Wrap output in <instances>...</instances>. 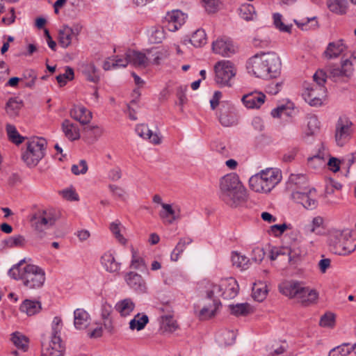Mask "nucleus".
<instances>
[{"label":"nucleus","mask_w":356,"mask_h":356,"mask_svg":"<svg viewBox=\"0 0 356 356\" xmlns=\"http://www.w3.org/2000/svg\"><path fill=\"white\" fill-rule=\"evenodd\" d=\"M127 56L129 63L137 67H145L150 59L145 54L134 50H128Z\"/></svg>","instance_id":"22"},{"label":"nucleus","mask_w":356,"mask_h":356,"mask_svg":"<svg viewBox=\"0 0 356 356\" xmlns=\"http://www.w3.org/2000/svg\"><path fill=\"white\" fill-rule=\"evenodd\" d=\"M90 321V315L83 309H76L74 312V325L78 330L86 328Z\"/></svg>","instance_id":"24"},{"label":"nucleus","mask_w":356,"mask_h":356,"mask_svg":"<svg viewBox=\"0 0 356 356\" xmlns=\"http://www.w3.org/2000/svg\"><path fill=\"white\" fill-rule=\"evenodd\" d=\"M3 243L8 248H22L26 245V239L22 235H17L9 237L8 239L4 240Z\"/></svg>","instance_id":"51"},{"label":"nucleus","mask_w":356,"mask_h":356,"mask_svg":"<svg viewBox=\"0 0 356 356\" xmlns=\"http://www.w3.org/2000/svg\"><path fill=\"white\" fill-rule=\"evenodd\" d=\"M266 95L261 92L254 91L243 95L241 100L248 108H259L264 103Z\"/></svg>","instance_id":"18"},{"label":"nucleus","mask_w":356,"mask_h":356,"mask_svg":"<svg viewBox=\"0 0 356 356\" xmlns=\"http://www.w3.org/2000/svg\"><path fill=\"white\" fill-rule=\"evenodd\" d=\"M314 83H304L302 96L305 101L312 106H321L325 95L326 73L318 70L314 74Z\"/></svg>","instance_id":"5"},{"label":"nucleus","mask_w":356,"mask_h":356,"mask_svg":"<svg viewBox=\"0 0 356 356\" xmlns=\"http://www.w3.org/2000/svg\"><path fill=\"white\" fill-rule=\"evenodd\" d=\"M136 132L140 137L143 139L149 140V141L154 145H159L161 142L159 136L157 134H153L147 124H138L136 127Z\"/></svg>","instance_id":"23"},{"label":"nucleus","mask_w":356,"mask_h":356,"mask_svg":"<svg viewBox=\"0 0 356 356\" xmlns=\"http://www.w3.org/2000/svg\"><path fill=\"white\" fill-rule=\"evenodd\" d=\"M291 225L290 224L283 223L281 225H274L270 227V232L275 236L282 235L286 230L291 229Z\"/></svg>","instance_id":"62"},{"label":"nucleus","mask_w":356,"mask_h":356,"mask_svg":"<svg viewBox=\"0 0 356 356\" xmlns=\"http://www.w3.org/2000/svg\"><path fill=\"white\" fill-rule=\"evenodd\" d=\"M203 6L209 14L218 12L220 9V1L219 0H202Z\"/></svg>","instance_id":"55"},{"label":"nucleus","mask_w":356,"mask_h":356,"mask_svg":"<svg viewBox=\"0 0 356 356\" xmlns=\"http://www.w3.org/2000/svg\"><path fill=\"white\" fill-rule=\"evenodd\" d=\"M327 7L330 11L337 14H344L346 13V1L344 0H328Z\"/></svg>","instance_id":"47"},{"label":"nucleus","mask_w":356,"mask_h":356,"mask_svg":"<svg viewBox=\"0 0 356 356\" xmlns=\"http://www.w3.org/2000/svg\"><path fill=\"white\" fill-rule=\"evenodd\" d=\"M231 313L235 316H246L252 312V308L248 303L230 305Z\"/></svg>","instance_id":"45"},{"label":"nucleus","mask_w":356,"mask_h":356,"mask_svg":"<svg viewBox=\"0 0 356 356\" xmlns=\"http://www.w3.org/2000/svg\"><path fill=\"white\" fill-rule=\"evenodd\" d=\"M81 70L86 76V79L92 83H97L100 79L98 69L92 63H83L81 66Z\"/></svg>","instance_id":"27"},{"label":"nucleus","mask_w":356,"mask_h":356,"mask_svg":"<svg viewBox=\"0 0 356 356\" xmlns=\"http://www.w3.org/2000/svg\"><path fill=\"white\" fill-rule=\"evenodd\" d=\"M320 122L316 116H311L308 118L307 135L312 136L319 129Z\"/></svg>","instance_id":"58"},{"label":"nucleus","mask_w":356,"mask_h":356,"mask_svg":"<svg viewBox=\"0 0 356 356\" xmlns=\"http://www.w3.org/2000/svg\"><path fill=\"white\" fill-rule=\"evenodd\" d=\"M188 42L195 47H200L207 43V35L203 29H197L195 31Z\"/></svg>","instance_id":"39"},{"label":"nucleus","mask_w":356,"mask_h":356,"mask_svg":"<svg viewBox=\"0 0 356 356\" xmlns=\"http://www.w3.org/2000/svg\"><path fill=\"white\" fill-rule=\"evenodd\" d=\"M322 148L323 150L320 149L317 154L308 157L307 165L310 168L316 169L323 165L327 154L324 152V147H323Z\"/></svg>","instance_id":"37"},{"label":"nucleus","mask_w":356,"mask_h":356,"mask_svg":"<svg viewBox=\"0 0 356 356\" xmlns=\"http://www.w3.org/2000/svg\"><path fill=\"white\" fill-rule=\"evenodd\" d=\"M64 351V346L61 343V339L58 335L56 328H54V335L51 336V341L49 346L42 348V356H63Z\"/></svg>","instance_id":"16"},{"label":"nucleus","mask_w":356,"mask_h":356,"mask_svg":"<svg viewBox=\"0 0 356 356\" xmlns=\"http://www.w3.org/2000/svg\"><path fill=\"white\" fill-rule=\"evenodd\" d=\"M6 133L9 140L16 144H21L25 139L24 137L22 136L17 131L16 127L10 124H7L6 127Z\"/></svg>","instance_id":"41"},{"label":"nucleus","mask_w":356,"mask_h":356,"mask_svg":"<svg viewBox=\"0 0 356 356\" xmlns=\"http://www.w3.org/2000/svg\"><path fill=\"white\" fill-rule=\"evenodd\" d=\"M120 222H113L110 225V229L113 234L115 236L116 239L121 243V244H125L127 242V240L124 238V237L120 233Z\"/></svg>","instance_id":"59"},{"label":"nucleus","mask_w":356,"mask_h":356,"mask_svg":"<svg viewBox=\"0 0 356 356\" xmlns=\"http://www.w3.org/2000/svg\"><path fill=\"white\" fill-rule=\"evenodd\" d=\"M103 130L98 126H88L84 128V138L88 143H93L102 136Z\"/></svg>","instance_id":"32"},{"label":"nucleus","mask_w":356,"mask_h":356,"mask_svg":"<svg viewBox=\"0 0 356 356\" xmlns=\"http://www.w3.org/2000/svg\"><path fill=\"white\" fill-rule=\"evenodd\" d=\"M63 130L66 137L70 140H75L80 138L79 130L70 120H65L62 124Z\"/></svg>","instance_id":"34"},{"label":"nucleus","mask_w":356,"mask_h":356,"mask_svg":"<svg viewBox=\"0 0 356 356\" xmlns=\"http://www.w3.org/2000/svg\"><path fill=\"white\" fill-rule=\"evenodd\" d=\"M316 191L314 188L304 186L302 191H294L291 193L292 199L307 209H314L318 206Z\"/></svg>","instance_id":"10"},{"label":"nucleus","mask_w":356,"mask_h":356,"mask_svg":"<svg viewBox=\"0 0 356 356\" xmlns=\"http://www.w3.org/2000/svg\"><path fill=\"white\" fill-rule=\"evenodd\" d=\"M74 79V70L70 67H66L65 72L56 76V80L60 86H65L67 80L71 81Z\"/></svg>","instance_id":"57"},{"label":"nucleus","mask_w":356,"mask_h":356,"mask_svg":"<svg viewBox=\"0 0 356 356\" xmlns=\"http://www.w3.org/2000/svg\"><path fill=\"white\" fill-rule=\"evenodd\" d=\"M352 122L340 118L336 125L335 140L338 146H343L350 138Z\"/></svg>","instance_id":"13"},{"label":"nucleus","mask_w":356,"mask_h":356,"mask_svg":"<svg viewBox=\"0 0 356 356\" xmlns=\"http://www.w3.org/2000/svg\"><path fill=\"white\" fill-rule=\"evenodd\" d=\"M220 197L228 206L236 207L246 199V190L235 173L222 177L220 181Z\"/></svg>","instance_id":"3"},{"label":"nucleus","mask_w":356,"mask_h":356,"mask_svg":"<svg viewBox=\"0 0 356 356\" xmlns=\"http://www.w3.org/2000/svg\"><path fill=\"white\" fill-rule=\"evenodd\" d=\"M218 120L223 127L236 124L238 119L234 106L229 104H222L219 110Z\"/></svg>","instance_id":"14"},{"label":"nucleus","mask_w":356,"mask_h":356,"mask_svg":"<svg viewBox=\"0 0 356 356\" xmlns=\"http://www.w3.org/2000/svg\"><path fill=\"white\" fill-rule=\"evenodd\" d=\"M56 216L51 209H39L34 212L31 218V223L37 232H42L54 225Z\"/></svg>","instance_id":"9"},{"label":"nucleus","mask_w":356,"mask_h":356,"mask_svg":"<svg viewBox=\"0 0 356 356\" xmlns=\"http://www.w3.org/2000/svg\"><path fill=\"white\" fill-rule=\"evenodd\" d=\"M353 351V346H350L349 343H343L332 348L328 356H348Z\"/></svg>","instance_id":"49"},{"label":"nucleus","mask_w":356,"mask_h":356,"mask_svg":"<svg viewBox=\"0 0 356 356\" xmlns=\"http://www.w3.org/2000/svg\"><path fill=\"white\" fill-rule=\"evenodd\" d=\"M145 267V261L143 258H140L136 255V254H133L132 260L131 263V268L134 269L140 270Z\"/></svg>","instance_id":"64"},{"label":"nucleus","mask_w":356,"mask_h":356,"mask_svg":"<svg viewBox=\"0 0 356 356\" xmlns=\"http://www.w3.org/2000/svg\"><path fill=\"white\" fill-rule=\"evenodd\" d=\"M148 323V316L147 315H143L140 316L137 314L129 323V327L131 330L136 329L137 330H141L145 327L146 324Z\"/></svg>","instance_id":"50"},{"label":"nucleus","mask_w":356,"mask_h":356,"mask_svg":"<svg viewBox=\"0 0 356 356\" xmlns=\"http://www.w3.org/2000/svg\"><path fill=\"white\" fill-rule=\"evenodd\" d=\"M246 67L249 73L264 79H276L280 75L282 63L275 52L257 54L248 59Z\"/></svg>","instance_id":"1"},{"label":"nucleus","mask_w":356,"mask_h":356,"mask_svg":"<svg viewBox=\"0 0 356 356\" xmlns=\"http://www.w3.org/2000/svg\"><path fill=\"white\" fill-rule=\"evenodd\" d=\"M46 145L47 141L44 138H35L27 143L26 150L22 158L28 166H35L44 157Z\"/></svg>","instance_id":"8"},{"label":"nucleus","mask_w":356,"mask_h":356,"mask_svg":"<svg viewBox=\"0 0 356 356\" xmlns=\"http://www.w3.org/2000/svg\"><path fill=\"white\" fill-rule=\"evenodd\" d=\"M236 334L234 331L225 330L220 331L216 337V340L219 345L227 346L234 343Z\"/></svg>","instance_id":"29"},{"label":"nucleus","mask_w":356,"mask_h":356,"mask_svg":"<svg viewBox=\"0 0 356 356\" xmlns=\"http://www.w3.org/2000/svg\"><path fill=\"white\" fill-rule=\"evenodd\" d=\"M330 250L339 255H348L356 249V232L348 229H334L328 235Z\"/></svg>","instance_id":"4"},{"label":"nucleus","mask_w":356,"mask_h":356,"mask_svg":"<svg viewBox=\"0 0 356 356\" xmlns=\"http://www.w3.org/2000/svg\"><path fill=\"white\" fill-rule=\"evenodd\" d=\"M125 281L128 286L138 293H144L146 291V284L143 277L134 272L125 275Z\"/></svg>","instance_id":"19"},{"label":"nucleus","mask_w":356,"mask_h":356,"mask_svg":"<svg viewBox=\"0 0 356 356\" xmlns=\"http://www.w3.org/2000/svg\"><path fill=\"white\" fill-rule=\"evenodd\" d=\"M74 30L68 26H64L59 31L58 40L63 48H67L72 43V38L74 35Z\"/></svg>","instance_id":"30"},{"label":"nucleus","mask_w":356,"mask_h":356,"mask_svg":"<svg viewBox=\"0 0 356 356\" xmlns=\"http://www.w3.org/2000/svg\"><path fill=\"white\" fill-rule=\"evenodd\" d=\"M232 262L234 266L238 268L245 269L248 268L249 259L244 255H241L237 252H233L232 255Z\"/></svg>","instance_id":"53"},{"label":"nucleus","mask_w":356,"mask_h":356,"mask_svg":"<svg viewBox=\"0 0 356 356\" xmlns=\"http://www.w3.org/2000/svg\"><path fill=\"white\" fill-rule=\"evenodd\" d=\"M220 305V302L217 299H213L211 303L204 306L200 312V318L202 320L209 319L215 316L216 311Z\"/></svg>","instance_id":"33"},{"label":"nucleus","mask_w":356,"mask_h":356,"mask_svg":"<svg viewBox=\"0 0 356 356\" xmlns=\"http://www.w3.org/2000/svg\"><path fill=\"white\" fill-rule=\"evenodd\" d=\"M42 309L40 301L26 299L19 307V310L31 316L38 314Z\"/></svg>","instance_id":"26"},{"label":"nucleus","mask_w":356,"mask_h":356,"mask_svg":"<svg viewBox=\"0 0 356 356\" xmlns=\"http://www.w3.org/2000/svg\"><path fill=\"white\" fill-rule=\"evenodd\" d=\"M37 77L38 74L35 70L32 69H27L24 71L21 80L26 81L25 82L26 87L33 88L35 86Z\"/></svg>","instance_id":"48"},{"label":"nucleus","mask_w":356,"mask_h":356,"mask_svg":"<svg viewBox=\"0 0 356 356\" xmlns=\"http://www.w3.org/2000/svg\"><path fill=\"white\" fill-rule=\"evenodd\" d=\"M161 329L164 332H173L178 328V325L172 315L161 316Z\"/></svg>","instance_id":"36"},{"label":"nucleus","mask_w":356,"mask_h":356,"mask_svg":"<svg viewBox=\"0 0 356 356\" xmlns=\"http://www.w3.org/2000/svg\"><path fill=\"white\" fill-rule=\"evenodd\" d=\"M134 309V304L129 298L124 299L118 302L115 305V309L122 316H127Z\"/></svg>","instance_id":"38"},{"label":"nucleus","mask_w":356,"mask_h":356,"mask_svg":"<svg viewBox=\"0 0 356 356\" xmlns=\"http://www.w3.org/2000/svg\"><path fill=\"white\" fill-rule=\"evenodd\" d=\"M280 291L286 296L297 299L305 305L314 302L318 297L316 290L303 286L301 283L295 281L283 284L280 286Z\"/></svg>","instance_id":"6"},{"label":"nucleus","mask_w":356,"mask_h":356,"mask_svg":"<svg viewBox=\"0 0 356 356\" xmlns=\"http://www.w3.org/2000/svg\"><path fill=\"white\" fill-rule=\"evenodd\" d=\"M273 19L275 28L280 31L289 33L291 32L292 24H285L282 21L283 17L280 13H274Z\"/></svg>","instance_id":"46"},{"label":"nucleus","mask_w":356,"mask_h":356,"mask_svg":"<svg viewBox=\"0 0 356 356\" xmlns=\"http://www.w3.org/2000/svg\"><path fill=\"white\" fill-rule=\"evenodd\" d=\"M22 108V102L15 98H10L6 105V111L11 117H16Z\"/></svg>","instance_id":"42"},{"label":"nucleus","mask_w":356,"mask_h":356,"mask_svg":"<svg viewBox=\"0 0 356 356\" xmlns=\"http://www.w3.org/2000/svg\"><path fill=\"white\" fill-rule=\"evenodd\" d=\"M282 86V81L277 83L272 82L266 86V92L271 95H276L281 90Z\"/></svg>","instance_id":"63"},{"label":"nucleus","mask_w":356,"mask_h":356,"mask_svg":"<svg viewBox=\"0 0 356 356\" xmlns=\"http://www.w3.org/2000/svg\"><path fill=\"white\" fill-rule=\"evenodd\" d=\"M267 292L266 284H254L252 287V298L258 302H261L266 298Z\"/></svg>","instance_id":"44"},{"label":"nucleus","mask_w":356,"mask_h":356,"mask_svg":"<svg viewBox=\"0 0 356 356\" xmlns=\"http://www.w3.org/2000/svg\"><path fill=\"white\" fill-rule=\"evenodd\" d=\"M289 184L297 186L295 191H302V188L307 186V177L304 174H291L289 178Z\"/></svg>","instance_id":"40"},{"label":"nucleus","mask_w":356,"mask_h":356,"mask_svg":"<svg viewBox=\"0 0 356 356\" xmlns=\"http://www.w3.org/2000/svg\"><path fill=\"white\" fill-rule=\"evenodd\" d=\"M346 47L342 40L331 42L323 52V56L327 59H333L339 57L346 50Z\"/></svg>","instance_id":"21"},{"label":"nucleus","mask_w":356,"mask_h":356,"mask_svg":"<svg viewBox=\"0 0 356 356\" xmlns=\"http://www.w3.org/2000/svg\"><path fill=\"white\" fill-rule=\"evenodd\" d=\"M327 72L328 76L326 75V78L329 77L334 81L343 80L353 74V63L349 59H346L341 62V66L330 64L327 66Z\"/></svg>","instance_id":"12"},{"label":"nucleus","mask_w":356,"mask_h":356,"mask_svg":"<svg viewBox=\"0 0 356 356\" xmlns=\"http://www.w3.org/2000/svg\"><path fill=\"white\" fill-rule=\"evenodd\" d=\"M161 207L165 210V212H161L160 213V216L163 218H168V216H171L172 218L168 220L169 223H172V222L177 218L179 216L176 215L175 211L172 208V206L168 204H161Z\"/></svg>","instance_id":"56"},{"label":"nucleus","mask_w":356,"mask_h":356,"mask_svg":"<svg viewBox=\"0 0 356 356\" xmlns=\"http://www.w3.org/2000/svg\"><path fill=\"white\" fill-rule=\"evenodd\" d=\"M71 170L73 174L78 175L85 174L88 170V165L85 160H81L79 164H74L72 166Z\"/></svg>","instance_id":"60"},{"label":"nucleus","mask_w":356,"mask_h":356,"mask_svg":"<svg viewBox=\"0 0 356 356\" xmlns=\"http://www.w3.org/2000/svg\"><path fill=\"white\" fill-rule=\"evenodd\" d=\"M186 17L179 10L168 12L165 17V26L170 31H176L185 23Z\"/></svg>","instance_id":"15"},{"label":"nucleus","mask_w":356,"mask_h":356,"mask_svg":"<svg viewBox=\"0 0 356 356\" xmlns=\"http://www.w3.org/2000/svg\"><path fill=\"white\" fill-rule=\"evenodd\" d=\"M10 340L20 350L26 352L29 349V339L19 332L11 334Z\"/></svg>","instance_id":"31"},{"label":"nucleus","mask_w":356,"mask_h":356,"mask_svg":"<svg viewBox=\"0 0 356 356\" xmlns=\"http://www.w3.org/2000/svg\"><path fill=\"white\" fill-rule=\"evenodd\" d=\"M280 177L277 171L267 168L252 175L249 179V185L255 192L268 193L280 182Z\"/></svg>","instance_id":"7"},{"label":"nucleus","mask_w":356,"mask_h":356,"mask_svg":"<svg viewBox=\"0 0 356 356\" xmlns=\"http://www.w3.org/2000/svg\"><path fill=\"white\" fill-rule=\"evenodd\" d=\"M240 16L245 21H252L257 17L255 9L251 4H243L240 8Z\"/></svg>","instance_id":"43"},{"label":"nucleus","mask_w":356,"mask_h":356,"mask_svg":"<svg viewBox=\"0 0 356 356\" xmlns=\"http://www.w3.org/2000/svg\"><path fill=\"white\" fill-rule=\"evenodd\" d=\"M25 264L26 259H23L13 265L8 275L15 280H21L28 289H40L45 282L44 271L36 265Z\"/></svg>","instance_id":"2"},{"label":"nucleus","mask_w":356,"mask_h":356,"mask_svg":"<svg viewBox=\"0 0 356 356\" xmlns=\"http://www.w3.org/2000/svg\"><path fill=\"white\" fill-rule=\"evenodd\" d=\"M221 288H222V293L220 294L224 299L235 298L239 290L237 281L232 277L221 280Z\"/></svg>","instance_id":"17"},{"label":"nucleus","mask_w":356,"mask_h":356,"mask_svg":"<svg viewBox=\"0 0 356 356\" xmlns=\"http://www.w3.org/2000/svg\"><path fill=\"white\" fill-rule=\"evenodd\" d=\"M192 242L193 239L190 237L181 238L171 253V260L177 261L179 259V255L184 251L186 245L191 244Z\"/></svg>","instance_id":"35"},{"label":"nucleus","mask_w":356,"mask_h":356,"mask_svg":"<svg viewBox=\"0 0 356 356\" xmlns=\"http://www.w3.org/2000/svg\"><path fill=\"white\" fill-rule=\"evenodd\" d=\"M216 81L222 86H231V79L235 76L236 71L233 63L229 60L218 62L215 65Z\"/></svg>","instance_id":"11"},{"label":"nucleus","mask_w":356,"mask_h":356,"mask_svg":"<svg viewBox=\"0 0 356 356\" xmlns=\"http://www.w3.org/2000/svg\"><path fill=\"white\" fill-rule=\"evenodd\" d=\"M222 293V288H221V281L218 284L214 283H209L207 289V298L211 299H216V297L221 296Z\"/></svg>","instance_id":"52"},{"label":"nucleus","mask_w":356,"mask_h":356,"mask_svg":"<svg viewBox=\"0 0 356 356\" xmlns=\"http://www.w3.org/2000/svg\"><path fill=\"white\" fill-rule=\"evenodd\" d=\"M320 325L322 327H332L334 324V316L332 313H326L321 316Z\"/></svg>","instance_id":"61"},{"label":"nucleus","mask_w":356,"mask_h":356,"mask_svg":"<svg viewBox=\"0 0 356 356\" xmlns=\"http://www.w3.org/2000/svg\"><path fill=\"white\" fill-rule=\"evenodd\" d=\"M101 263L105 270L109 273H117L120 269V263L116 261L110 252H106L102 256Z\"/></svg>","instance_id":"28"},{"label":"nucleus","mask_w":356,"mask_h":356,"mask_svg":"<svg viewBox=\"0 0 356 356\" xmlns=\"http://www.w3.org/2000/svg\"><path fill=\"white\" fill-rule=\"evenodd\" d=\"M213 51L222 56H230L235 53V49L229 40L220 38L212 44Z\"/></svg>","instance_id":"20"},{"label":"nucleus","mask_w":356,"mask_h":356,"mask_svg":"<svg viewBox=\"0 0 356 356\" xmlns=\"http://www.w3.org/2000/svg\"><path fill=\"white\" fill-rule=\"evenodd\" d=\"M70 115L82 124H86L92 119V113L83 106L74 107L70 111Z\"/></svg>","instance_id":"25"},{"label":"nucleus","mask_w":356,"mask_h":356,"mask_svg":"<svg viewBox=\"0 0 356 356\" xmlns=\"http://www.w3.org/2000/svg\"><path fill=\"white\" fill-rule=\"evenodd\" d=\"M324 220L321 216H316L313 218L311 224L305 226V231L307 234L318 233L317 229L323 224Z\"/></svg>","instance_id":"54"}]
</instances>
